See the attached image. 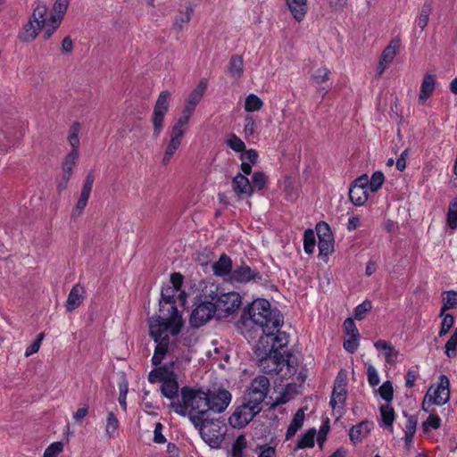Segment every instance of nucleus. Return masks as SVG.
<instances>
[{"label":"nucleus","mask_w":457,"mask_h":457,"mask_svg":"<svg viewBox=\"0 0 457 457\" xmlns=\"http://www.w3.org/2000/svg\"><path fill=\"white\" fill-rule=\"evenodd\" d=\"M171 287H163L161 293L160 312L162 315L149 319V333L156 343L152 364L157 365L166 356H173L170 337H176L184 324L181 315L176 307L175 293Z\"/></svg>","instance_id":"f257e3e1"},{"label":"nucleus","mask_w":457,"mask_h":457,"mask_svg":"<svg viewBox=\"0 0 457 457\" xmlns=\"http://www.w3.org/2000/svg\"><path fill=\"white\" fill-rule=\"evenodd\" d=\"M170 407L177 414L188 416L194 426H200L204 421H208L210 417L208 394L201 388L183 386L180 398L172 401Z\"/></svg>","instance_id":"f03ea898"},{"label":"nucleus","mask_w":457,"mask_h":457,"mask_svg":"<svg viewBox=\"0 0 457 457\" xmlns=\"http://www.w3.org/2000/svg\"><path fill=\"white\" fill-rule=\"evenodd\" d=\"M244 326H255L267 336H272L283 324V316L278 309H272L269 301L258 298L247 305L241 315Z\"/></svg>","instance_id":"7ed1b4c3"},{"label":"nucleus","mask_w":457,"mask_h":457,"mask_svg":"<svg viewBox=\"0 0 457 457\" xmlns=\"http://www.w3.org/2000/svg\"><path fill=\"white\" fill-rule=\"evenodd\" d=\"M191 358L189 356H183L181 358L176 357L162 365V361L154 365L148 374V381L151 384L160 383L162 395L170 400H174L179 394V386L178 382V375L175 370H179L181 363H189Z\"/></svg>","instance_id":"20e7f679"},{"label":"nucleus","mask_w":457,"mask_h":457,"mask_svg":"<svg viewBox=\"0 0 457 457\" xmlns=\"http://www.w3.org/2000/svg\"><path fill=\"white\" fill-rule=\"evenodd\" d=\"M255 353L259 358V366L267 374H275L280 379H286L295 374L296 369L292 355L287 351L275 352L266 347L257 346Z\"/></svg>","instance_id":"39448f33"},{"label":"nucleus","mask_w":457,"mask_h":457,"mask_svg":"<svg viewBox=\"0 0 457 457\" xmlns=\"http://www.w3.org/2000/svg\"><path fill=\"white\" fill-rule=\"evenodd\" d=\"M48 7L46 4L37 2L33 9L28 22L19 32V38L21 41L29 43L33 41L38 35L40 29L44 32L47 30L48 27Z\"/></svg>","instance_id":"423d86ee"},{"label":"nucleus","mask_w":457,"mask_h":457,"mask_svg":"<svg viewBox=\"0 0 457 457\" xmlns=\"http://www.w3.org/2000/svg\"><path fill=\"white\" fill-rule=\"evenodd\" d=\"M217 312V318H227L235 313L242 304V297L238 292L217 291L210 295Z\"/></svg>","instance_id":"0eeeda50"},{"label":"nucleus","mask_w":457,"mask_h":457,"mask_svg":"<svg viewBox=\"0 0 457 457\" xmlns=\"http://www.w3.org/2000/svg\"><path fill=\"white\" fill-rule=\"evenodd\" d=\"M270 390V380L265 376L254 378L246 387L242 399L260 410Z\"/></svg>","instance_id":"6e6552de"},{"label":"nucleus","mask_w":457,"mask_h":457,"mask_svg":"<svg viewBox=\"0 0 457 457\" xmlns=\"http://www.w3.org/2000/svg\"><path fill=\"white\" fill-rule=\"evenodd\" d=\"M171 94L168 90H162L155 102L152 114L154 137L157 138L164 128L165 115L169 112Z\"/></svg>","instance_id":"1a4fd4ad"},{"label":"nucleus","mask_w":457,"mask_h":457,"mask_svg":"<svg viewBox=\"0 0 457 457\" xmlns=\"http://www.w3.org/2000/svg\"><path fill=\"white\" fill-rule=\"evenodd\" d=\"M261 411L262 410L241 398L240 403L235 407L228 418V424L234 428H243Z\"/></svg>","instance_id":"9d476101"},{"label":"nucleus","mask_w":457,"mask_h":457,"mask_svg":"<svg viewBox=\"0 0 457 457\" xmlns=\"http://www.w3.org/2000/svg\"><path fill=\"white\" fill-rule=\"evenodd\" d=\"M346 385L347 381L345 375L339 373L335 379L332 395L329 402L333 411L338 412V418L343 414V410L347 397Z\"/></svg>","instance_id":"9b49d317"},{"label":"nucleus","mask_w":457,"mask_h":457,"mask_svg":"<svg viewBox=\"0 0 457 457\" xmlns=\"http://www.w3.org/2000/svg\"><path fill=\"white\" fill-rule=\"evenodd\" d=\"M450 381L445 375H440L438 382L432 385L427 395H429L434 405L442 406L445 404L450 399Z\"/></svg>","instance_id":"f8f14e48"},{"label":"nucleus","mask_w":457,"mask_h":457,"mask_svg":"<svg viewBox=\"0 0 457 457\" xmlns=\"http://www.w3.org/2000/svg\"><path fill=\"white\" fill-rule=\"evenodd\" d=\"M208 405H210V412L221 413L229 405L232 400V395L225 388H218L213 391H207Z\"/></svg>","instance_id":"ddd939ff"},{"label":"nucleus","mask_w":457,"mask_h":457,"mask_svg":"<svg viewBox=\"0 0 457 457\" xmlns=\"http://www.w3.org/2000/svg\"><path fill=\"white\" fill-rule=\"evenodd\" d=\"M214 314L217 316L212 300L203 302L193 310L190 323L193 327L199 328L210 320Z\"/></svg>","instance_id":"4468645a"},{"label":"nucleus","mask_w":457,"mask_h":457,"mask_svg":"<svg viewBox=\"0 0 457 457\" xmlns=\"http://www.w3.org/2000/svg\"><path fill=\"white\" fill-rule=\"evenodd\" d=\"M260 272L246 264L237 265L233 268L232 272L228 279L230 283L247 284L261 280Z\"/></svg>","instance_id":"2eb2a0df"},{"label":"nucleus","mask_w":457,"mask_h":457,"mask_svg":"<svg viewBox=\"0 0 457 457\" xmlns=\"http://www.w3.org/2000/svg\"><path fill=\"white\" fill-rule=\"evenodd\" d=\"M70 0H56L53 6V11L48 19L47 30L43 33L45 40L50 38L54 32L60 26L63 15L68 8Z\"/></svg>","instance_id":"dca6fc26"},{"label":"nucleus","mask_w":457,"mask_h":457,"mask_svg":"<svg viewBox=\"0 0 457 457\" xmlns=\"http://www.w3.org/2000/svg\"><path fill=\"white\" fill-rule=\"evenodd\" d=\"M200 432L202 438L211 446H218L223 439V433L220 430L218 424L204 421L200 426H195Z\"/></svg>","instance_id":"f3484780"},{"label":"nucleus","mask_w":457,"mask_h":457,"mask_svg":"<svg viewBox=\"0 0 457 457\" xmlns=\"http://www.w3.org/2000/svg\"><path fill=\"white\" fill-rule=\"evenodd\" d=\"M319 243L318 248L320 255L328 256L333 252L334 241L328 225L325 222L319 223L316 227Z\"/></svg>","instance_id":"a211bd4d"},{"label":"nucleus","mask_w":457,"mask_h":457,"mask_svg":"<svg viewBox=\"0 0 457 457\" xmlns=\"http://www.w3.org/2000/svg\"><path fill=\"white\" fill-rule=\"evenodd\" d=\"M206 87H207L206 81H204V80L200 81V83L195 87V88H194L192 90V92L187 96L181 114L191 119L197 104L200 103L201 99L203 98V96L204 94Z\"/></svg>","instance_id":"6ab92c4d"},{"label":"nucleus","mask_w":457,"mask_h":457,"mask_svg":"<svg viewBox=\"0 0 457 457\" xmlns=\"http://www.w3.org/2000/svg\"><path fill=\"white\" fill-rule=\"evenodd\" d=\"M288 344V336L286 332L274 331L272 336L262 337L259 345L262 347H266V350H274L275 352H281L284 347Z\"/></svg>","instance_id":"aec40b11"},{"label":"nucleus","mask_w":457,"mask_h":457,"mask_svg":"<svg viewBox=\"0 0 457 457\" xmlns=\"http://www.w3.org/2000/svg\"><path fill=\"white\" fill-rule=\"evenodd\" d=\"M245 173H237L232 179L231 187L235 195L240 198H249L253 195V187Z\"/></svg>","instance_id":"412c9836"},{"label":"nucleus","mask_w":457,"mask_h":457,"mask_svg":"<svg viewBox=\"0 0 457 457\" xmlns=\"http://www.w3.org/2000/svg\"><path fill=\"white\" fill-rule=\"evenodd\" d=\"M85 287L80 284H76L71 289L65 303L67 312H72L77 309L85 298Z\"/></svg>","instance_id":"4be33fe9"},{"label":"nucleus","mask_w":457,"mask_h":457,"mask_svg":"<svg viewBox=\"0 0 457 457\" xmlns=\"http://www.w3.org/2000/svg\"><path fill=\"white\" fill-rule=\"evenodd\" d=\"M374 347L384 353L386 362L394 365L397 362L399 352L393 346L392 343L385 340H378Z\"/></svg>","instance_id":"5701e85b"},{"label":"nucleus","mask_w":457,"mask_h":457,"mask_svg":"<svg viewBox=\"0 0 457 457\" xmlns=\"http://www.w3.org/2000/svg\"><path fill=\"white\" fill-rule=\"evenodd\" d=\"M436 78L432 74H426L421 81L419 103L424 104L427 100L431 96L436 88Z\"/></svg>","instance_id":"b1692460"},{"label":"nucleus","mask_w":457,"mask_h":457,"mask_svg":"<svg viewBox=\"0 0 457 457\" xmlns=\"http://www.w3.org/2000/svg\"><path fill=\"white\" fill-rule=\"evenodd\" d=\"M371 428L372 423L368 420H363L353 426L349 431L350 440L353 444L361 442L370 434Z\"/></svg>","instance_id":"393cba45"},{"label":"nucleus","mask_w":457,"mask_h":457,"mask_svg":"<svg viewBox=\"0 0 457 457\" xmlns=\"http://www.w3.org/2000/svg\"><path fill=\"white\" fill-rule=\"evenodd\" d=\"M213 272L216 276L226 278L228 280L232 272V261L229 256L223 253L220 259L212 265Z\"/></svg>","instance_id":"a878e982"},{"label":"nucleus","mask_w":457,"mask_h":457,"mask_svg":"<svg viewBox=\"0 0 457 457\" xmlns=\"http://www.w3.org/2000/svg\"><path fill=\"white\" fill-rule=\"evenodd\" d=\"M190 118L181 114L171 126L169 132V138L179 140L182 142V138L188 129Z\"/></svg>","instance_id":"bb28decb"},{"label":"nucleus","mask_w":457,"mask_h":457,"mask_svg":"<svg viewBox=\"0 0 457 457\" xmlns=\"http://www.w3.org/2000/svg\"><path fill=\"white\" fill-rule=\"evenodd\" d=\"M286 2L292 16L297 21H302L308 10L307 0H286Z\"/></svg>","instance_id":"cd10ccee"},{"label":"nucleus","mask_w":457,"mask_h":457,"mask_svg":"<svg viewBox=\"0 0 457 457\" xmlns=\"http://www.w3.org/2000/svg\"><path fill=\"white\" fill-rule=\"evenodd\" d=\"M401 47V39L398 37L391 39L387 46L382 51L379 59L386 64H390Z\"/></svg>","instance_id":"c85d7f7f"},{"label":"nucleus","mask_w":457,"mask_h":457,"mask_svg":"<svg viewBox=\"0 0 457 457\" xmlns=\"http://www.w3.org/2000/svg\"><path fill=\"white\" fill-rule=\"evenodd\" d=\"M258 153L253 149L244 150L240 154L241 170L245 175H249L252 171V166L256 162Z\"/></svg>","instance_id":"c756f323"},{"label":"nucleus","mask_w":457,"mask_h":457,"mask_svg":"<svg viewBox=\"0 0 457 457\" xmlns=\"http://www.w3.org/2000/svg\"><path fill=\"white\" fill-rule=\"evenodd\" d=\"M304 411L303 409H299L295 414L294 415L287 430L286 432V440H290L295 436L296 432L303 427L304 422Z\"/></svg>","instance_id":"7c9ffc66"},{"label":"nucleus","mask_w":457,"mask_h":457,"mask_svg":"<svg viewBox=\"0 0 457 457\" xmlns=\"http://www.w3.org/2000/svg\"><path fill=\"white\" fill-rule=\"evenodd\" d=\"M194 9L190 4H187L181 6L179 10V13L175 18L174 26L181 29L185 24L189 22L193 14Z\"/></svg>","instance_id":"2f4dec72"},{"label":"nucleus","mask_w":457,"mask_h":457,"mask_svg":"<svg viewBox=\"0 0 457 457\" xmlns=\"http://www.w3.org/2000/svg\"><path fill=\"white\" fill-rule=\"evenodd\" d=\"M349 198L351 202L357 206L363 205L368 200L367 191L364 187L351 186L349 189Z\"/></svg>","instance_id":"473e14b6"},{"label":"nucleus","mask_w":457,"mask_h":457,"mask_svg":"<svg viewBox=\"0 0 457 457\" xmlns=\"http://www.w3.org/2000/svg\"><path fill=\"white\" fill-rule=\"evenodd\" d=\"M119 427L120 422L118 418L112 411H110L106 417L104 428L105 436L108 438L117 437L119 435Z\"/></svg>","instance_id":"72a5a7b5"},{"label":"nucleus","mask_w":457,"mask_h":457,"mask_svg":"<svg viewBox=\"0 0 457 457\" xmlns=\"http://www.w3.org/2000/svg\"><path fill=\"white\" fill-rule=\"evenodd\" d=\"M228 74L231 78L238 79L244 72V61L240 55H233L229 60Z\"/></svg>","instance_id":"f704fd0d"},{"label":"nucleus","mask_w":457,"mask_h":457,"mask_svg":"<svg viewBox=\"0 0 457 457\" xmlns=\"http://www.w3.org/2000/svg\"><path fill=\"white\" fill-rule=\"evenodd\" d=\"M442 301L439 316H443L446 310L457 308V292L453 290L445 292Z\"/></svg>","instance_id":"c9c22d12"},{"label":"nucleus","mask_w":457,"mask_h":457,"mask_svg":"<svg viewBox=\"0 0 457 457\" xmlns=\"http://www.w3.org/2000/svg\"><path fill=\"white\" fill-rule=\"evenodd\" d=\"M79 158V150L71 149V151L65 156L62 162V172L67 174V177L72 175V170L77 163Z\"/></svg>","instance_id":"e433bc0d"},{"label":"nucleus","mask_w":457,"mask_h":457,"mask_svg":"<svg viewBox=\"0 0 457 457\" xmlns=\"http://www.w3.org/2000/svg\"><path fill=\"white\" fill-rule=\"evenodd\" d=\"M315 436H316V429L311 428L307 430L304 434H303L295 446V450L299 449H304V448H311L314 446L315 444Z\"/></svg>","instance_id":"4c0bfd02"},{"label":"nucleus","mask_w":457,"mask_h":457,"mask_svg":"<svg viewBox=\"0 0 457 457\" xmlns=\"http://www.w3.org/2000/svg\"><path fill=\"white\" fill-rule=\"evenodd\" d=\"M432 12V4L430 2H425L420 11V13L417 17L416 23L417 26L421 29L428 26L429 15Z\"/></svg>","instance_id":"58836bf2"},{"label":"nucleus","mask_w":457,"mask_h":457,"mask_svg":"<svg viewBox=\"0 0 457 457\" xmlns=\"http://www.w3.org/2000/svg\"><path fill=\"white\" fill-rule=\"evenodd\" d=\"M263 106L262 100L255 94H249L245 100L244 108L247 112H256Z\"/></svg>","instance_id":"ea45409f"},{"label":"nucleus","mask_w":457,"mask_h":457,"mask_svg":"<svg viewBox=\"0 0 457 457\" xmlns=\"http://www.w3.org/2000/svg\"><path fill=\"white\" fill-rule=\"evenodd\" d=\"M381 420L386 427L392 428L395 420V411L389 403H386L379 408Z\"/></svg>","instance_id":"a19ab883"},{"label":"nucleus","mask_w":457,"mask_h":457,"mask_svg":"<svg viewBox=\"0 0 457 457\" xmlns=\"http://www.w3.org/2000/svg\"><path fill=\"white\" fill-rule=\"evenodd\" d=\"M316 245L315 233L312 229L308 228L303 233V250L307 254L314 252Z\"/></svg>","instance_id":"79ce46f5"},{"label":"nucleus","mask_w":457,"mask_h":457,"mask_svg":"<svg viewBox=\"0 0 457 457\" xmlns=\"http://www.w3.org/2000/svg\"><path fill=\"white\" fill-rule=\"evenodd\" d=\"M180 145L181 141L169 138L162 159V163L164 165H167L170 162L173 154L177 152Z\"/></svg>","instance_id":"37998d69"},{"label":"nucleus","mask_w":457,"mask_h":457,"mask_svg":"<svg viewBox=\"0 0 457 457\" xmlns=\"http://www.w3.org/2000/svg\"><path fill=\"white\" fill-rule=\"evenodd\" d=\"M447 225L452 229L457 228V199L450 202L447 211Z\"/></svg>","instance_id":"c03bdc74"},{"label":"nucleus","mask_w":457,"mask_h":457,"mask_svg":"<svg viewBox=\"0 0 457 457\" xmlns=\"http://www.w3.org/2000/svg\"><path fill=\"white\" fill-rule=\"evenodd\" d=\"M330 71L327 67L317 69L311 77V80L314 85H321L329 79Z\"/></svg>","instance_id":"a18cd8bd"},{"label":"nucleus","mask_w":457,"mask_h":457,"mask_svg":"<svg viewBox=\"0 0 457 457\" xmlns=\"http://www.w3.org/2000/svg\"><path fill=\"white\" fill-rule=\"evenodd\" d=\"M80 131V124L79 122H74L69 131L68 140L71 146V149L79 150V133Z\"/></svg>","instance_id":"49530a36"},{"label":"nucleus","mask_w":457,"mask_h":457,"mask_svg":"<svg viewBox=\"0 0 457 457\" xmlns=\"http://www.w3.org/2000/svg\"><path fill=\"white\" fill-rule=\"evenodd\" d=\"M445 348V353L447 357L453 358L457 355V328L453 330L450 338L446 342Z\"/></svg>","instance_id":"de8ad7c7"},{"label":"nucleus","mask_w":457,"mask_h":457,"mask_svg":"<svg viewBox=\"0 0 457 457\" xmlns=\"http://www.w3.org/2000/svg\"><path fill=\"white\" fill-rule=\"evenodd\" d=\"M246 444L245 437L243 435L238 436L232 445V457H245L244 450Z\"/></svg>","instance_id":"09e8293b"},{"label":"nucleus","mask_w":457,"mask_h":457,"mask_svg":"<svg viewBox=\"0 0 457 457\" xmlns=\"http://www.w3.org/2000/svg\"><path fill=\"white\" fill-rule=\"evenodd\" d=\"M268 181V177L263 171H255L252 178V187L253 192L257 190H262L265 187Z\"/></svg>","instance_id":"8fccbe9b"},{"label":"nucleus","mask_w":457,"mask_h":457,"mask_svg":"<svg viewBox=\"0 0 457 457\" xmlns=\"http://www.w3.org/2000/svg\"><path fill=\"white\" fill-rule=\"evenodd\" d=\"M257 129V123L252 115H246L244 119V135L245 138L253 136Z\"/></svg>","instance_id":"3c124183"},{"label":"nucleus","mask_w":457,"mask_h":457,"mask_svg":"<svg viewBox=\"0 0 457 457\" xmlns=\"http://www.w3.org/2000/svg\"><path fill=\"white\" fill-rule=\"evenodd\" d=\"M360 334L346 335L344 341V348L346 352L353 353L359 347Z\"/></svg>","instance_id":"603ef678"},{"label":"nucleus","mask_w":457,"mask_h":457,"mask_svg":"<svg viewBox=\"0 0 457 457\" xmlns=\"http://www.w3.org/2000/svg\"><path fill=\"white\" fill-rule=\"evenodd\" d=\"M379 395L383 400H385L387 403L393 400L394 397V389L392 383L390 381H385L378 388Z\"/></svg>","instance_id":"864d4df0"},{"label":"nucleus","mask_w":457,"mask_h":457,"mask_svg":"<svg viewBox=\"0 0 457 457\" xmlns=\"http://www.w3.org/2000/svg\"><path fill=\"white\" fill-rule=\"evenodd\" d=\"M442 317H443V320H442L441 328H440V330L438 333V336L440 337H445L449 332L451 328L453 326L454 320H455L453 315L450 314V313H446V314L444 313V315Z\"/></svg>","instance_id":"5fc2aeb1"},{"label":"nucleus","mask_w":457,"mask_h":457,"mask_svg":"<svg viewBox=\"0 0 457 457\" xmlns=\"http://www.w3.org/2000/svg\"><path fill=\"white\" fill-rule=\"evenodd\" d=\"M384 181H385V176H384L383 172L375 171L372 174V176L369 181V187H370V191L371 192L378 191L384 184Z\"/></svg>","instance_id":"6e6d98bb"},{"label":"nucleus","mask_w":457,"mask_h":457,"mask_svg":"<svg viewBox=\"0 0 457 457\" xmlns=\"http://www.w3.org/2000/svg\"><path fill=\"white\" fill-rule=\"evenodd\" d=\"M372 303L369 300L363 301L358 304L354 309V318L358 320H361L365 318L366 314L371 310Z\"/></svg>","instance_id":"4d7b16f0"},{"label":"nucleus","mask_w":457,"mask_h":457,"mask_svg":"<svg viewBox=\"0 0 457 457\" xmlns=\"http://www.w3.org/2000/svg\"><path fill=\"white\" fill-rule=\"evenodd\" d=\"M416 425H417V420L413 417H411L407 420L405 436H404L405 444L407 445H409L412 443L413 436H414V434L416 431Z\"/></svg>","instance_id":"13d9d810"},{"label":"nucleus","mask_w":457,"mask_h":457,"mask_svg":"<svg viewBox=\"0 0 457 457\" xmlns=\"http://www.w3.org/2000/svg\"><path fill=\"white\" fill-rule=\"evenodd\" d=\"M441 427V419L436 414H430L428 418L422 423V428L425 432L430 429H437Z\"/></svg>","instance_id":"bf43d9fd"},{"label":"nucleus","mask_w":457,"mask_h":457,"mask_svg":"<svg viewBox=\"0 0 457 457\" xmlns=\"http://www.w3.org/2000/svg\"><path fill=\"white\" fill-rule=\"evenodd\" d=\"M227 145L232 150L239 153H242L245 148V143L235 134H231L228 137L227 140Z\"/></svg>","instance_id":"052dcab7"},{"label":"nucleus","mask_w":457,"mask_h":457,"mask_svg":"<svg viewBox=\"0 0 457 457\" xmlns=\"http://www.w3.org/2000/svg\"><path fill=\"white\" fill-rule=\"evenodd\" d=\"M63 450V445L61 442H54L46 447L43 457H57Z\"/></svg>","instance_id":"680f3d73"},{"label":"nucleus","mask_w":457,"mask_h":457,"mask_svg":"<svg viewBox=\"0 0 457 457\" xmlns=\"http://www.w3.org/2000/svg\"><path fill=\"white\" fill-rule=\"evenodd\" d=\"M284 191L287 195V198L293 200L296 196L294 181L290 177H286L283 182Z\"/></svg>","instance_id":"e2e57ef3"},{"label":"nucleus","mask_w":457,"mask_h":457,"mask_svg":"<svg viewBox=\"0 0 457 457\" xmlns=\"http://www.w3.org/2000/svg\"><path fill=\"white\" fill-rule=\"evenodd\" d=\"M258 457H276V448L268 445H258Z\"/></svg>","instance_id":"0e129e2a"},{"label":"nucleus","mask_w":457,"mask_h":457,"mask_svg":"<svg viewBox=\"0 0 457 457\" xmlns=\"http://www.w3.org/2000/svg\"><path fill=\"white\" fill-rule=\"evenodd\" d=\"M163 426L162 423L157 422L154 426V442L156 444H164L166 442V438L162 434Z\"/></svg>","instance_id":"69168bd1"},{"label":"nucleus","mask_w":457,"mask_h":457,"mask_svg":"<svg viewBox=\"0 0 457 457\" xmlns=\"http://www.w3.org/2000/svg\"><path fill=\"white\" fill-rule=\"evenodd\" d=\"M369 384L372 386H378L380 382L379 375L373 366H370L367 370Z\"/></svg>","instance_id":"338daca9"},{"label":"nucleus","mask_w":457,"mask_h":457,"mask_svg":"<svg viewBox=\"0 0 457 457\" xmlns=\"http://www.w3.org/2000/svg\"><path fill=\"white\" fill-rule=\"evenodd\" d=\"M344 328L345 330L346 335L360 334L352 318H347L344 321Z\"/></svg>","instance_id":"774afa93"}]
</instances>
